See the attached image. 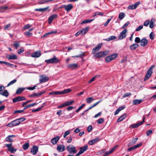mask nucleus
Here are the masks:
<instances>
[{
	"instance_id": "nucleus-1",
	"label": "nucleus",
	"mask_w": 156,
	"mask_h": 156,
	"mask_svg": "<svg viewBox=\"0 0 156 156\" xmlns=\"http://www.w3.org/2000/svg\"><path fill=\"white\" fill-rule=\"evenodd\" d=\"M118 56V55L117 53L112 54L106 57L105 60L107 62H109L117 58Z\"/></svg>"
},
{
	"instance_id": "nucleus-2",
	"label": "nucleus",
	"mask_w": 156,
	"mask_h": 156,
	"mask_svg": "<svg viewBox=\"0 0 156 156\" xmlns=\"http://www.w3.org/2000/svg\"><path fill=\"white\" fill-rule=\"evenodd\" d=\"M66 149L71 154H75L77 152L76 148L73 145H70L67 146Z\"/></svg>"
},
{
	"instance_id": "nucleus-3",
	"label": "nucleus",
	"mask_w": 156,
	"mask_h": 156,
	"mask_svg": "<svg viewBox=\"0 0 156 156\" xmlns=\"http://www.w3.org/2000/svg\"><path fill=\"white\" fill-rule=\"evenodd\" d=\"M154 67L155 66L153 65L147 71L146 74L144 78V80H147L150 77L152 73L153 69Z\"/></svg>"
},
{
	"instance_id": "nucleus-4",
	"label": "nucleus",
	"mask_w": 156,
	"mask_h": 156,
	"mask_svg": "<svg viewBox=\"0 0 156 156\" xmlns=\"http://www.w3.org/2000/svg\"><path fill=\"white\" fill-rule=\"evenodd\" d=\"M45 62L48 64L56 63L59 62V60L55 56L48 60H46Z\"/></svg>"
},
{
	"instance_id": "nucleus-5",
	"label": "nucleus",
	"mask_w": 156,
	"mask_h": 156,
	"mask_svg": "<svg viewBox=\"0 0 156 156\" xmlns=\"http://www.w3.org/2000/svg\"><path fill=\"white\" fill-rule=\"evenodd\" d=\"M108 53L109 51H100L96 54L95 56L98 58L103 57L108 54Z\"/></svg>"
},
{
	"instance_id": "nucleus-6",
	"label": "nucleus",
	"mask_w": 156,
	"mask_h": 156,
	"mask_svg": "<svg viewBox=\"0 0 156 156\" xmlns=\"http://www.w3.org/2000/svg\"><path fill=\"white\" fill-rule=\"evenodd\" d=\"M143 120L142 122H138L136 124H133L132 125H131L130 126V128H135L138 127L139 126L141 125L145 121V117L144 116H143Z\"/></svg>"
},
{
	"instance_id": "nucleus-7",
	"label": "nucleus",
	"mask_w": 156,
	"mask_h": 156,
	"mask_svg": "<svg viewBox=\"0 0 156 156\" xmlns=\"http://www.w3.org/2000/svg\"><path fill=\"white\" fill-rule=\"evenodd\" d=\"M26 100L24 97L19 96L13 98L12 99L13 103H16L18 101H24Z\"/></svg>"
},
{
	"instance_id": "nucleus-8",
	"label": "nucleus",
	"mask_w": 156,
	"mask_h": 156,
	"mask_svg": "<svg viewBox=\"0 0 156 156\" xmlns=\"http://www.w3.org/2000/svg\"><path fill=\"white\" fill-rule=\"evenodd\" d=\"M19 122L18 120L17 119H16L15 120L12 121L9 123L7 125V126L13 127L14 126H16L19 124Z\"/></svg>"
},
{
	"instance_id": "nucleus-9",
	"label": "nucleus",
	"mask_w": 156,
	"mask_h": 156,
	"mask_svg": "<svg viewBox=\"0 0 156 156\" xmlns=\"http://www.w3.org/2000/svg\"><path fill=\"white\" fill-rule=\"evenodd\" d=\"M12 144H6L5 145V146L8 147V150L10 151L11 153H14L16 151V150L14 149L13 147H12Z\"/></svg>"
},
{
	"instance_id": "nucleus-10",
	"label": "nucleus",
	"mask_w": 156,
	"mask_h": 156,
	"mask_svg": "<svg viewBox=\"0 0 156 156\" xmlns=\"http://www.w3.org/2000/svg\"><path fill=\"white\" fill-rule=\"evenodd\" d=\"M127 29H126L123 30V31L120 33L119 36V39H123L126 37V33L127 32Z\"/></svg>"
},
{
	"instance_id": "nucleus-11",
	"label": "nucleus",
	"mask_w": 156,
	"mask_h": 156,
	"mask_svg": "<svg viewBox=\"0 0 156 156\" xmlns=\"http://www.w3.org/2000/svg\"><path fill=\"white\" fill-rule=\"evenodd\" d=\"M100 138L99 137H98L92 140H89L88 142V144L90 145H93L100 141Z\"/></svg>"
},
{
	"instance_id": "nucleus-12",
	"label": "nucleus",
	"mask_w": 156,
	"mask_h": 156,
	"mask_svg": "<svg viewBox=\"0 0 156 156\" xmlns=\"http://www.w3.org/2000/svg\"><path fill=\"white\" fill-rule=\"evenodd\" d=\"M45 91L40 92L38 93H33L29 95V97L31 98L38 97L41 96L45 92Z\"/></svg>"
},
{
	"instance_id": "nucleus-13",
	"label": "nucleus",
	"mask_w": 156,
	"mask_h": 156,
	"mask_svg": "<svg viewBox=\"0 0 156 156\" xmlns=\"http://www.w3.org/2000/svg\"><path fill=\"white\" fill-rule=\"evenodd\" d=\"M142 144V143H140L139 144H137L136 145H135L132 147H130L127 149V151H132L133 150L136 149V148L139 147L140 146H141Z\"/></svg>"
},
{
	"instance_id": "nucleus-14",
	"label": "nucleus",
	"mask_w": 156,
	"mask_h": 156,
	"mask_svg": "<svg viewBox=\"0 0 156 156\" xmlns=\"http://www.w3.org/2000/svg\"><path fill=\"white\" fill-rule=\"evenodd\" d=\"M41 55V51H36L32 53L31 55V56L34 58H38Z\"/></svg>"
},
{
	"instance_id": "nucleus-15",
	"label": "nucleus",
	"mask_w": 156,
	"mask_h": 156,
	"mask_svg": "<svg viewBox=\"0 0 156 156\" xmlns=\"http://www.w3.org/2000/svg\"><path fill=\"white\" fill-rule=\"evenodd\" d=\"M65 149V146L63 145H58L57 147V150L59 152H62Z\"/></svg>"
},
{
	"instance_id": "nucleus-16",
	"label": "nucleus",
	"mask_w": 156,
	"mask_h": 156,
	"mask_svg": "<svg viewBox=\"0 0 156 156\" xmlns=\"http://www.w3.org/2000/svg\"><path fill=\"white\" fill-rule=\"evenodd\" d=\"M148 42V40L146 39V38H143L141 40L140 44L142 46H145L147 45Z\"/></svg>"
},
{
	"instance_id": "nucleus-17",
	"label": "nucleus",
	"mask_w": 156,
	"mask_h": 156,
	"mask_svg": "<svg viewBox=\"0 0 156 156\" xmlns=\"http://www.w3.org/2000/svg\"><path fill=\"white\" fill-rule=\"evenodd\" d=\"M63 7L65 8V9L67 11H70L73 8V6L71 4H69L67 5H64Z\"/></svg>"
},
{
	"instance_id": "nucleus-18",
	"label": "nucleus",
	"mask_w": 156,
	"mask_h": 156,
	"mask_svg": "<svg viewBox=\"0 0 156 156\" xmlns=\"http://www.w3.org/2000/svg\"><path fill=\"white\" fill-rule=\"evenodd\" d=\"M41 78L39 79V82L40 83H42L47 81H48L49 80L48 77L45 76H41Z\"/></svg>"
},
{
	"instance_id": "nucleus-19",
	"label": "nucleus",
	"mask_w": 156,
	"mask_h": 156,
	"mask_svg": "<svg viewBox=\"0 0 156 156\" xmlns=\"http://www.w3.org/2000/svg\"><path fill=\"white\" fill-rule=\"evenodd\" d=\"M58 16V15L56 14H54L50 16L48 19V23L49 24H50L52 22V20L55 19Z\"/></svg>"
},
{
	"instance_id": "nucleus-20",
	"label": "nucleus",
	"mask_w": 156,
	"mask_h": 156,
	"mask_svg": "<svg viewBox=\"0 0 156 156\" xmlns=\"http://www.w3.org/2000/svg\"><path fill=\"white\" fill-rule=\"evenodd\" d=\"M6 57L9 59L16 60L17 59V56L14 54L8 55Z\"/></svg>"
},
{
	"instance_id": "nucleus-21",
	"label": "nucleus",
	"mask_w": 156,
	"mask_h": 156,
	"mask_svg": "<svg viewBox=\"0 0 156 156\" xmlns=\"http://www.w3.org/2000/svg\"><path fill=\"white\" fill-rule=\"evenodd\" d=\"M15 136L14 135H11L8 136L6 138L5 140L6 141L8 142H13V140L12 138L13 137H14Z\"/></svg>"
},
{
	"instance_id": "nucleus-22",
	"label": "nucleus",
	"mask_w": 156,
	"mask_h": 156,
	"mask_svg": "<svg viewBox=\"0 0 156 156\" xmlns=\"http://www.w3.org/2000/svg\"><path fill=\"white\" fill-rule=\"evenodd\" d=\"M60 139V137L58 136H57L51 139V142L53 144L55 145L56 144L58 141Z\"/></svg>"
},
{
	"instance_id": "nucleus-23",
	"label": "nucleus",
	"mask_w": 156,
	"mask_h": 156,
	"mask_svg": "<svg viewBox=\"0 0 156 156\" xmlns=\"http://www.w3.org/2000/svg\"><path fill=\"white\" fill-rule=\"evenodd\" d=\"M38 150V147L35 146L34 147L31 149V152L33 155H35L37 153Z\"/></svg>"
},
{
	"instance_id": "nucleus-24",
	"label": "nucleus",
	"mask_w": 156,
	"mask_h": 156,
	"mask_svg": "<svg viewBox=\"0 0 156 156\" xmlns=\"http://www.w3.org/2000/svg\"><path fill=\"white\" fill-rule=\"evenodd\" d=\"M138 138H135L131 140V141L128 144L127 146L129 147L135 144L137 141Z\"/></svg>"
},
{
	"instance_id": "nucleus-25",
	"label": "nucleus",
	"mask_w": 156,
	"mask_h": 156,
	"mask_svg": "<svg viewBox=\"0 0 156 156\" xmlns=\"http://www.w3.org/2000/svg\"><path fill=\"white\" fill-rule=\"evenodd\" d=\"M88 148V147L87 145H86L83 147H80V151L81 152V153L83 154L87 149Z\"/></svg>"
},
{
	"instance_id": "nucleus-26",
	"label": "nucleus",
	"mask_w": 156,
	"mask_h": 156,
	"mask_svg": "<svg viewBox=\"0 0 156 156\" xmlns=\"http://www.w3.org/2000/svg\"><path fill=\"white\" fill-rule=\"evenodd\" d=\"M78 65L76 64H72L68 66V68L71 69H74L77 67Z\"/></svg>"
},
{
	"instance_id": "nucleus-27",
	"label": "nucleus",
	"mask_w": 156,
	"mask_h": 156,
	"mask_svg": "<svg viewBox=\"0 0 156 156\" xmlns=\"http://www.w3.org/2000/svg\"><path fill=\"white\" fill-rule=\"evenodd\" d=\"M125 108V106L124 105L122 106L121 107H120L118 108L115 112L114 115H115L118 114L122 110H123L124 108Z\"/></svg>"
},
{
	"instance_id": "nucleus-28",
	"label": "nucleus",
	"mask_w": 156,
	"mask_h": 156,
	"mask_svg": "<svg viewBox=\"0 0 156 156\" xmlns=\"http://www.w3.org/2000/svg\"><path fill=\"white\" fill-rule=\"evenodd\" d=\"M0 94L3 96L7 97L9 95V94L8 91L5 90L2 92H0Z\"/></svg>"
},
{
	"instance_id": "nucleus-29",
	"label": "nucleus",
	"mask_w": 156,
	"mask_h": 156,
	"mask_svg": "<svg viewBox=\"0 0 156 156\" xmlns=\"http://www.w3.org/2000/svg\"><path fill=\"white\" fill-rule=\"evenodd\" d=\"M57 32V31L56 30H55L54 31H51V32H48V33H46L45 34H44L43 36H42L41 37L42 38L45 37H46L49 34H55Z\"/></svg>"
},
{
	"instance_id": "nucleus-30",
	"label": "nucleus",
	"mask_w": 156,
	"mask_h": 156,
	"mask_svg": "<svg viewBox=\"0 0 156 156\" xmlns=\"http://www.w3.org/2000/svg\"><path fill=\"white\" fill-rule=\"evenodd\" d=\"M142 100V99L141 100H137V99H135L133 101V105H138L140 103Z\"/></svg>"
},
{
	"instance_id": "nucleus-31",
	"label": "nucleus",
	"mask_w": 156,
	"mask_h": 156,
	"mask_svg": "<svg viewBox=\"0 0 156 156\" xmlns=\"http://www.w3.org/2000/svg\"><path fill=\"white\" fill-rule=\"evenodd\" d=\"M126 114L122 115L118 119L117 122H121L126 117Z\"/></svg>"
},
{
	"instance_id": "nucleus-32",
	"label": "nucleus",
	"mask_w": 156,
	"mask_h": 156,
	"mask_svg": "<svg viewBox=\"0 0 156 156\" xmlns=\"http://www.w3.org/2000/svg\"><path fill=\"white\" fill-rule=\"evenodd\" d=\"M72 90L70 89H64L62 91H60L61 94H64L69 93L71 92Z\"/></svg>"
},
{
	"instance_id": "nucleus-33",
	"label": "nucleus",
	"mask_w": 156,
	"mask_h": 156,
	"mask_svg": "<svg viewBox=\"0 0 156 156\" xmlns=\"http://www.w3.org/2000/svg\"><path fill=\"white\" fill-rule=\"evenodd\" d=\"M116 39L117 37H116L114 36H110L108 38L106 39H105V40L107 41H109L112 40Z\"/></svg>"
},
{
	"instance_id": "nucleus-34",
	"label": "nucleus",
	"mask_w": 156,
	"mask_h": 156,
	"mask_svg": "<svg viewBox=\"0 0 156 156\" xmlns=\"http://www.w3.org/2000/svg\"><path fill=\"white\" fill-rule=\"evenodd\" d=\"M89 28V27H87L85 28L84 29L82 30H80V31L81 32V33L82 35L86 34L87 32L88 29Z\"/></svg>"
},
{
	"instance_id": "nucleus-35",
	"label": "nucleus",
	"mask_w": 156,
	"mask_h": 156,
	"mask_svg": "<svg viewBox=\"0 0 156 156\" xmlns=\"http://www.w3.org/2000/svg\"><path fill=\"white\" fill-rule=\"evenodd\" d=\"M44 105H45V103H44L43 104V105L42 106L36 109L33 110L32 111V112H38V111L41 110L42 109V108H43V107L44 106Z\"/></svg>"
},
{
	"instance_id": "nucleus-36",
	"label": "nucleus",
	"mask_w": 156,
	"mask_h": 156,
	"mask_svg": "<svg viewBox=\"0 0 156 156\" xmlns=\"http://www.w3.org/2000/svg\"><path fill=\"white\" fill-rule=\"evenodd\" d=\"M74 103V101L73 100H72L70 101H67L64 102V104L65 106H68L69 105H70L73 104Z\"/></svg>"
},
{
	"instance_id": "nucleus-37",
	"label": "nucleus",
	"mask_w": 156,
	"mask_h": 156,
	"mask_svg": "<svg viewBox=\"0 0 156 156\" xmlns=\"http://www.w3.org/2000/svg\"><path fill=\"white\" fill-rule=\"evenodd\" d=\"M155 20L153 19H152L151 20L150 23V22L149 27L151 28H152L154 26V22Z\"/></svg>"
},
{
	"instance_id": "nucleus-38",
	"label": "nucleus",
	"mask_w": 156,
	"mask_h": 156,
	"mask_svg": "<svg viewBox=\"0 0 156 156\" xmlns=\"http://www.w3.org/2000/svg\"><path fill=\"white\" fill-rule=\"evenodd\" d=\"M37 103H32V104H29V105H27L26 106H25L24 107V110H25L27 108H30L32 107H33V106H34V105H37Z\"/></svg>"
},
{
	"instance_id": "nucleus-39",
	"label": "nucleus",
	"mask_w": 156,
	"mask_h": 156,
	"mask_svg": "<svg viewBox=\"0 0 156 156\" xmlns=\"http://www.w3.org/2000/svg\"><path fill=\"white\" fill-rule=\"evenodd\" d=\"M24 89L25 88H19L16 90V93L17 94H20L24 90Z\"/></svg>"
},
{
	"instance_id": "nucleus-40",
	"label": "nucleus",
	"mask_w": 156,
	"mask_h": 156,
	"mask_svg": "<svg viewBox=\"0 0 156 156\" xmlns=\"http://www.w3.org/2000/svg\"><path fill=\"white\" fill-rule=\"evenodd\" d=\"M94 100V98L92 97H89L86 98V102L88 104L92 102Z\"/></svg>"
},
{
	"instance_id": "nucleus-41",
	"label": "nucleus",
	"mask_w": 156,
	"mask_h": 156,
	"mask_svg": "<svg viewBox=\"0 0 156 156\" xmlns=\"http://www.w3.org/2000/svg\"><path fill=\"white\" fill-rule=\"evenodd\" d=\"M103 14H104V13L103 12H95L94 13V14L92 16L93 17H94L97 15L102 16L103 15Z\"/></svg>"
},
{
	"instance_id": "nucleus-42",
	"label": "nucleus",
	"mask_w": 156,
	"mask_h": 156,
	"mask_svg": "<svg viewBox=\"0 0 156 156\" xmlns=\"http://www.w3.org/2000/svg\"><path fill=\"white\" fill-rule=\"evenodd\" d=\"M29 147V144L28 143H26L23 145V148L24 150L27 149Z\"/></svg>"
},
{
	"instance_id": "nucleus-43",
	"label": "nucleus",
	"mask_w": 156,
	"mask_h": 156,
	"mask_svg": "<svg viewBox=\"0 0 156 156\" xmlns=\"http://www.w3.org/2000/svg\"><path fill=\"white\" fill-rule=\"evenodd\" d=\"M49 95H59L61 94L60 91H55L54 92H50L49 93Z\"/></svg>"
},
{
	"instance_id": "nucleus-44",
	"label": "nucleus",
	"mask_w": 156,
	"mask_h": 156,
	"mask_svg": "<svg viewBox=\"0 0 156 156\" xmlns=\"http://www.w3.org/2000/svg\"><path fill=\"white\" fill-rule=\"evenodd\" d=\"M94 19H91V20H83L82 23H81V24H82L83 23H90L91 22H92Z\"/></svg>"
},
{
	"instance_id": "nucleus-45",
	"label": "nucleus",
	"mask_w": 156,
	"mask_h": 156,
	"mask_svg": "<svg viewBox=\"0 0 156 156\" xmlns=\"http://www.w3.org/2000/svg\"><path fill=\"white\" fill-rule=\"evenodd\" d=\"M125 14L124 13L122 12L119 14V18L120 20H122V19L123 18L125 17Z\"/></svg>"
},
{
	"instance_id": "nucleus-46",
	"label": "nucleus",
	"mask_w": 156,
	"mask_h": 156,
	"mask_svg": "<svg viewBox=\"0 0 156 156\" xmlns=\"http://www.w3.org/2000/svg\"><path fill=\"white\" fill-rule=\"evenodd\" d=\"M139 45L136 44H134L130 46V49H136L138 47Z\"/></svg>"
},
{
	"instance_id": "nucleus-47",
	"label": "nucleus",
	"mask_w": 156,
	"mask_h": 156,
	"mask_svg": "<svg viewBox=\"0 0 156 156\" xmlns=\"http://www.w3.org/2000/svg\"><path fill=\"white\" fill-rule=\"evenodd\" d=\"M17 81V80L16 79H14L13 80L10 81L9 83L8 84L7 86V87H9V86L12 84H13L16 83Z\"/></svg>"
},
{
	"instance_id": "nucleus-48",
	"label": "nucleus",
	"mask_w": 156,
	"mask_h": 156,
	"mask_svg": "<svg viewBox=\"0 0 156 156\" xmlns=\"http://www.w3.org/2000/svg\"><path fill=\"white\" fill-rule=\"evenodd\" d=\"M127 8L129 9H135L136 8L135 4H134L132 5H129Z\"/></svg>"
},
{
	"instance_id": "nucleus-49",
	"label": "nucleus",
	"mask_w": 156,
	"mask_h": 156,
	"mask_svg": "<svg viewBox=\"0 0 156 156\" xmlns=\"http://www.w3.org/2000/svg\"><path fill=\"white\" fill-rule=\"evenodd\" d=\"M102 45L103 44L102 43H99L97 45L96 47L94 48L93 49H100L101 48Z\"/></svg>"
},
{
	"instance_id": "nucleus-50",
	"label": "nucleus",
	"mask_w": 156,
	"mask_h": 156,
	"mask_svg": "<svg viewBox=\"0 0 156 156\" xmlns=\"http://www.w3.org/2000/svg\"><path fill=\"white\" fill-rule=\"evenodd\" d=\"M26 118L23 117L21 118H20L19 119H17L18 121L19 122V124H20V123L24 121L25 119Z\"/></svg>"
},
{
	"instance_id": "nucleus-51",
	"label": "nucleus",
	"mask_w": 156,
	"mask_h": 156,
	"mask_svg": "<svg viewBox=\"0 0 156 156\" xmlns=\"http://www.w3.org/2000/svg\"><path fill=\"white\" fill-rule=\"evenodd\" d=\"M104 119L103 118H100L97 120V122L98 124H100L102 123L104 121Z\"/></svg>"
},
{
	"instance_id": "nucleus-52",
	"label": "nucleus",
	"mask_w": 156,
	"mask_h": 156,
	"mask_svg": "<svg viewBox=\"0 0 156 156\" xmlns=\"http://www.w3.org/2000/svg\"><path fill=\"white\" fill-rule=\"evenodd\" d=\"M84 54H85V53L84 52H82L81 53V54H80L79 55L73 56L72 57H74V58L81 57L82 56H84Z\"/></svg>"
},
{
	"instance_id": "nucleus-53",
	"label": "nucleus",
	"mask_w": 156,
	"mask_h": 156,
	"mask_svg": "<svg viewBox=\"0 0 156 156\" xmlns=\"http://www.w3.org/2000/svg\"><path fill=\"white\" fill-rule=\"evenodd\" d=\"M154 34L153 32H151L149 35L150 38L151 40L154 39Z\"/></svg>"
},
{
	"instance_id": "nucleus-54",
	"label": "nucleus",
	"mask_w": 156,
	"mask_h": 156,
	"mask_svg": "<svg viewBox=\"0 0 156 156\" xmlns=\"http://www.w3.org/2000/svg\"><path fill=\"white\" fill-rule=\"evenodd\" d=\"M85 105L84 104H82L80 107H79L76 110V112H78L81 110Z\"/></svg>"
},
{
	"instance_id": "nucleus-55",
	"label": "nucleus",
	"mask_w": 156,
	"mask_h": 156,
	"mask_svg": "<svg viewBox=\"0 0 156 156\" xmlns=\"http://www.w3.org/2000/svg\"><path fill=\"white\" fill-rule=\"evenodd\" d=\"M150 23V21L149 20H146L144 23V25L146 27Z\"/></svg>"
},
{
	"instance_id": "nucleus-56",
	"label": "nucleus",
	"mask_w": 156,
	"mask_h": 156,
	"mask_svg": "<svg viewBox=\"0 0 156 156\" xmlns=\"http://www.w3.org/2000/svg\"><path fill=\"white\" fill-rule=\"evenodd\" d=\"M141 41V40H140V38L138 37H136L135 40V42L136 43H140Z\"/></svg>"
},
{
	"instance_id": "nucleus-57",
	"label": "nucleus",
	"mask_w": 156,
	"mask_h": 156,
	"mask_svg": "<svg viewBox=\"0 0 156 156\" xmlns=\"http://www.w3.org/2000/svg\"><path fill=\"white\" fill-rule=\"evenodd\" d=\"M118 147V145H116L115 147H113L109 151L111 153H112Z\"/></svg>"
},
{
	"instance_id": "nucleus-58",
	"label": "nucleus",
	"mask_w": 156,
	"mask_h": 156,
	"mask_svg": "<svg viewBox=\"0 0 156 156\" xmlns=\"http://www.w3.org/2000/svg\"><path fill=\"white\" fill-rule=\"evenodd\" d=\"M25 34L27 35L28 37H30L32 36V33H30L29 31H26L24 33Z\"/></svg>"
},
{
	"instance_id": "nucleus-59",
	"label": "nucleus",
	"mask_w": 156,
	"mask_h": 156,
	"mask_svg": "<svg viewBox=\"0 0 156 156\" xmlns=\"http://www.w3.org/2000/svg\"><path fill=\"white\" fill-rule=\"evenodd\" d=\"M70 132L69 130H68V131H66L63 135L64 138H66V136L67 135H69L70 134Z\"/></svg>"
},
{
	"instance_id": "nucleus-60",
	"label": "nucleus",
	"mask_w": 156,
	"mask_h": 156,
	"mask_svg": "<svg viewBox=\"0 0 156 156\" xmlns=\"http://www.w3.org/2000/svg\"><path fill=\"white\" fill-rule=\"evenodd\" d=\"M131 95V94L130 93H126L124 94L123 96V98H126L128 96H129Z\"/></svg>"
},
{
	"instance_id": "nucleus-61",
	"label": "nucleus",
	"mask_w": 156,
	"mask_h": 156,
	"mask_svg": "<svg viewBox=\"0 0 156 156\" xmlns=\"http://www.w3.org/2000/svg\"><path fill=\"white\" fill-rule=\"evenodd\" d=\"M146 133L147 136H148L152 133V130H148L146 132Z\"/></svg>"
},
{
	"instance_id": "nucleus-62",
	"label": "nucleus",
	"mask_w": 156,
	"mask_h": 156,
	"mask_svg": "<svg viewBox=\"0 0 156 156\" xmlns=\"http://www.w3.org/2000/svg\"><path fill=\"white\" fill-rule=\"evenodd\" d=\"M36 86L35 85L32 87H28L27 88V89L29 90H33L35 89Z\"/></svg>"
},
{
	"instance_id": "nucleus-63",
	"label": "nucleus",
	"mask_w": 156,
	"mask_h": 156,
	"mask_svg": "<svg viewBox=\"0 0 156 156\" xmlns=\"http://www.w3.org/2000/svg\"><path fill=\"white\" fill-rule=\"evenodd\" d=\"M129 23V21H127L126 23L122 27V29H124L125 28Z\"/></svg>"
},
{
	"instance_id": "nucleus-64",
	"label": "nucleus",
	"mask_w": 156,
	"mask_h": 156,
	"mask_svg": "<svg viewBox=\"0 0 156 156\" xmlns=\"http://www.w3.org/2000/svg\"><path fill=\"white\" fill-rule=\"evenodd\" d=\"M31 27V25H30L29 24H27L25 25L24 27V29L25 30H26L29 28Z\"/></svg>"
}]
</instances>
